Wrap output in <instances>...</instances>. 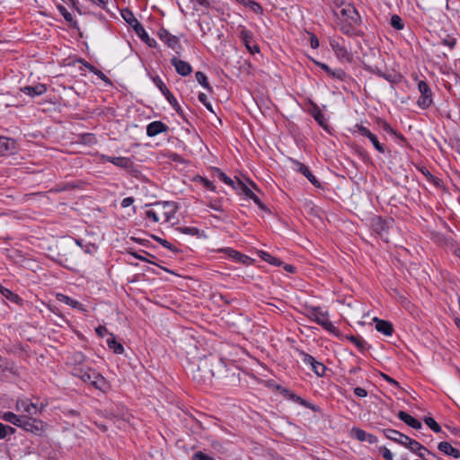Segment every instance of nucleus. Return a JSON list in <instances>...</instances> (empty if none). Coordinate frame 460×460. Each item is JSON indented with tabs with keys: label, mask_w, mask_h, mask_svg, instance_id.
I'll return each mask as SVG.
<instances>
[{
	"label": "nucleus",
	"mask_w": 460,
	"mask_h": 460,
	"mask_svg": "<svg viewBox=\"0 0 460 460\" xmlns=\"http://www.w3.org/2000/svg\"><path fill=\"white\" fill-rule=\"evenodd\" d=\"M336 23L340 31L349 37H362L364 35L360 26L361 16L357 8L351 4L343 3L339 13H334Z\"/></svg>",
	"instance_id": "nucleus-1"
},
{
	"label": "nucleus",
	"mask_w": 460,
	"mask_h": 460,
	"mask_svg": "<svg viewBox=\"0 0 460 460\" xmlns=\"http://www.w3.org/2000/svg\"><path fill=\"white\" fill-rule=\"evenodd\" d=\"M0 418L6 422L22 429L26 432L35 435H40L43 432V421L34 416L17 415L12 411H5L0 415Z\"/></svg>",
	"instance_id": "nucleus-2"
},
{
	"label": "nucleus",
	"mask_w": 460,
	"mask_h": 460,
	"mask_svg": "<svg viewBox=\"0 0 460 460\" xmlns=\"http://www.w3.org/2000/svg\"><path fill=\"white\" fill-rule=\"evenodd\" d=\"M71 373L74 376L80 378L83 382L91 384L94 388L104 390L107 386L105 378L95 369L78 364L75 365Z\"/></svg>",
	"instance_id": "nucleus-3"
},
{
	"label": "nucleus",
	"mask_w": 460,
	"mask_h": 460,
	"mask_svg": "<svg viewBox=\"0 0 460 460\" xmlns=\"http://www.w3.org/2000/svg\"><path fill=\"white\" fill-rule=\"evenodd\" d=\"M307 317L322 326L325 331L334 335L338 334V329L329 320L327 312L322 311L319 307H312L308 309Z\"/></svg>",
	"instance_id": "nucleus-4"
},
{
	"label": "nucleus",
	"mask_w": 460,
	"mask_h": 460,
	"mask_svg": "<svg viewBox=\"0 0 460 460\" xmlns=\"http://www.w3.org/2000/svg\"><path fill=\"white\" fill-rule=\"evenodd\" d=\"M329 44L340 62H352V53L346 47L345 40L342 37L337 36L330 38Z\"/></svg>",
	"instance_id": "nucleus-5"
},
{
	"label": "nucleus",
	"mask_w": 460,
	"mask_h": 460,
	"mask_svg": "<svg viewBox=\"0 0 460 460\" xmlns=\"http://www.w3.org/2000/svg\"><path fill=\"white\" fill-rule=\"evenodd\" d=\"M418 90L420 93L417 105L422 109L427 110L433 104V93L426 81L420 80L418 82Z\"/></svg>",
	"instance_id": "nucleus-6"
},
{
	"label": "nucleus",
	"mask_w": 460,
	"mask_h": 460,
	"mask_svg": "<svg viewBox=\"0 0 460 460\" xmlns=\"http://www.w3.org/2000/svg\"><path fill=\"white\" fill-rule=\"evenodd\" d=\"M152 81L155 84V86L160 90V92L164 94V96L166 98L168 102L172 105V107L174 109V111L179 115H183L182 109L181 108L180 104L178 103L176 98L174 95L169 91L164 81L161 79L160 76L156 75L152 77Z\"/></svg>",
	"instance_id": "nucleus-7"
},
{
	"label": "nucleus",
	"mask_w": 460,
	"mask_h": 460,
	"mask_svg": "<svg viewBox=\"0 0 460 460\" xmlns=\"http://www.w3.org/2000/svg\"><path fill=\"white\" fill-rule=\"evenodd\" d=\"M19 415L36 416L40 412L39 406L29 399H18L15 403Z\"/></svg>",
	"instance_id": "nucleus-8"
},
{
	"label": "nucleus",
	"mask_w": 460,
	"mask_h": 460,
	"mask_svg": "<svg viewBox=\"0 0 460 460\" xmlns=\"http://www.w3.org/2000/svg\"><path fill=\"white\" fill-rule=\"evenodd\" d=\"M300 355L302 357V361L306 366H309L311 367V370L317 376H324L325 372L327 370V367L325 365L320 361H317L313 356L309 355L308 353H305L304 351L300 352Z\"/></svg>",
	"instance_id": "nucleus-9"
},
{
	"label": "nucleus",
	"mask_w": 460,
	"mask_h": 460,
	"mask_svg": "<svg viewBox=\"0 0 460 460\" xmlns=\"http://www.w3.org/2000/svg\"><path fill=\"white\" fill-rule=\"evenodd\" d=\"M354 128L355 129L353 132H358L360 136L367 137L376 151H378L381 154H385V146L379 142L377 137L374 133H372L367 128L361 124H356L354 126Z\"/></svg>",
	"instance_id": "nucleus-10"
},
{
	"label": "nucleus",
	"mask_w": 460,
	"mask_h": 460,
	"mask_svg": "<svg viewBox=\"0 0 460 460\" xmlns=\"http://www.w3.org/2000/svg\"><path fill=\"white\" fill-rule=\"evenodd\" d=\"M159 39L165 43L170 49L176 53H180L181 50V45L180 44L179 38L170 33V31L164 28H161L158 31Z\"/></svg>",
	"instance_id": "nucleus-11"
},
{
	"label": "nucleus",
	"mask_w": 460,
	"mask_h": 460,
	"mask_svg": "<svg viewBox=\"0 0 460 460\" xmlns=\"http://www.w3.org/2000/svg\"><path fill=\"white\" fill-rule=\"evenodd\" d=\"M150 206L162 208V217L164 218V222H169L176 212V206L174 202L171 201H157L155 203L146 204V207Z\"/></svg>",
	"instance_id": "nucleus-12"
},
{
	"label": "nucleus",
	"mask_w": 460,
	"mask_h": 460,
	"mask_svg": "<svg viewBox=\"0 0 460 460\" xmlns=\"http://www.w3.org/2000/svg\"><path fill=\"white\" fill-rule=\"evenodd\" d=\"M383 433L386 438L393 440L398 444L403 445L404 447L407 446L409 440L411 439V438H409L408 436L393 429H385L383 430Z\"/></svg>",
	"instance_id": "nucleus-13"
},
{
	"label": "nucleus",
	"mask_w": 460,
	"mask_h": 460,
	"mask_svg": "<svg viewBox=\"0 0 460 460\" xmlns=\"http://www.w3.org/2000/svg\"><path fill=\"white\" fill-rule=\"evenodd\" d=\"M217 252H224L228 258L232 259L233 261L241 262L243 264H246L248 261L251 260L247 255H244L230 247L220 248Z\"/></svg>",
	"instance_id": "nucleus-14"
},
{
	"label": "nucleus",
	"mask_w": 460,
	"mask_h": 460,
	"mask_svg": "<svg viewBox=\"0 0 460 460\" xmlns=\"http://www.w3.org/2000/svg\"><path fill=\"white\" fill-rule=\"evenodd\" d=\"M351 436L360 442L376 444L378 441L377 438L375 435L367 433L364 429L359 428H353L351 429Z\"/></svg>",
	"instance_id": "nucleus-15"
},
{
	"label": "nucleus",
	"mask_w": 460,
	"mask_h": 460,
	"mask_svg": "<svg viewBox=\"0 0 460 460\" xmlns=\"http://www.w3.org/2000/svg\"><path fill=\"white\" fill-rule=\"evenodd\" d=\"M168 129H169V127L165 123H164L160 120H155V121L149 123L146 126V135L149 137H154L161 133L167 132Z\"/></svg>",
	"instance_id": "nucleus-16"
},
{
	"label": "nucleus",
	"mask_w": 460,
	"mask_h": 460,
	"mask_svg": "<svg viewBox=\"0 0 460 460\" xmlns=\"http://www.w3.org/2000/svg\"><path fill=\"white\" fill-rule=\"evenodd\" d=\"M171 64L174 66L176 72L181 76H187L192 72V67L190 63L173 57L171 59Z\"/></svg>",
	"instance_id": "nucleus-17"
},
{
	"label": "nucleus",
	"mask_w": 460,
	"mask_h": 460,
	"mask_svg": "<svg viewBox=\"0 0 460 460\" xmlns=\"http://www.w3.org/2000/svg\"><path fill=\"white\" fill-rule=\"evenodd\" d=\"M406 447L409 448L411 452H414L419 457L422 459L425 458L426 454L434 456L433 453H431L424 446L412 438L409 440Z\"/></svg>",
	"instance_id": "nucleus-18"
},
{
	"label": "nucleus",
	"mask_w": 460,
	"mask_h": 460,
	"mask_svg": "<svg viewBox=\"0 0 460 460\" xmlns=\"http://www.w3.org/2000/svg\"><path fill=\"white\" fill-rule=\"evenodd\" d=\"M47 91V86L44 84H37L35 85H28L21 88V92L32 98L40 96Z\"/></svg>",
	"instance_id": "nucleus-19"
},
{
	"label": "nucleus",
	"mask_w": 460,
	"mask_h": 460,
	"mask_svg": "<svg viewBox=\"0 0 460 460\" xmlns=\"http://www.w3.org/2000/svg\"><path fill=\"white\" fill-rule=\"evenodd\" d=\"M121 16L125 22L132 27L135 33L137 31L143 27V25L138 22V20L135 17L134 13L129 9H123L121 11Z\"/></svg>",
	"instance_id": "nucleus-20"
},
{
	"label": "nucleus",
	"mask_w": 460,
	"mask_h": 460,
	"mask_svg": "<svg viewBox=\"0 0 460 460\" xmlns=\"http://www.w3.org/2000/svg\"><path fill=\"white\" fill-rule=\"evenodd\" d=\"M376 323V329L377 332L383 333L385 336H391L394 332V326L389 321L374 318Z\"/></svg>",
	"instance_id": "nucleus-21"
},
{
	"label": "nucleus",
	"mask_w": 460,
	"mask_h": 460,
	"mask_svg": "<svg viewBox=\"0 0 460 460\" xmlns=\"http://www.w3.org/2000/svg\"><path fill=\"white\" fill-rule=\"evenodd\" d=\"M296 166V170L301 172L303 175L306 177V179L315 187L319 188L321 186L320 181L311 172L309 168L300 162L295 163Z\"/></svg>",
	"instance_id": "nucleus-22"
},
{
	"label": "nucleus",
	"mask_w": 460,
	"mask_h": 460,
	"mask_svg": "<svg viewBox=\"0 0 460 460\" xmlns=\"http://www.w3.org/2000/svg\"><path fill=\"white\" fill-rule=\"evenodd\" d=\"M398 418L406 423L408 426L411 427L415 429H420L421 428V422L417 419L413 418L411 415L407 413L406 411H400L398 412Z\"/></svg>",
	"instance_id": "nucleus-23"
},
{
	"label": "nucleus",
	"mask_w": 460,
	"mask_h": 460,
	"mask_svg": "<svg viewBox=\"0 0 460 460\" xmlns=\"http://www.w3.org/2000/svg\"><path fill=\"white\" fill-rule=\"evenodd\" d=\"M438 448L440 452L447 456H452L454 458L460 457V450L452 447V445L447 441L440 442L438 446Z\"/></svg>",
	"instance_id": "nucleus-24"
},
{
	"label": "nucleus",
	"mask_w": 460,
	"mask_h": 460,
	"mask_svg": "<svg viewBox=\"0 0 460 460\" xmlns=\"http://www.w3.org/2000/svg\"><path fill=\"white\" fill-rule=\"evenodd\" d=\"M371 228L379 235H383L388 229L385 221L378 216L371 219Z\"/></svg>",
	"instance_id": "nucleus-25"
},
{
	"label": "nucleus",
	"mask_w": 460,
	"mask_h": 460,
	"mask_svg": "<svg viewBox=\"0 0 460 460\" xmlns=\"http://www.w3.org/2000/svg\"><path fill=\"white\" fill-rule=\"evenodd\" d=\"M0 294L5 297L7 300L15 303L17 305L22 303V298L15 293H13L12 290H10L7 288H4L0 284Z\"/></svg>",
	"instance_id": "nucleus-26"
},
{
	"label": "nucleus",
	"mask_w": 460,
	"mask_h": 460,
	"mask_svg": "<svg viewBox=\"0 0 460 460\" xmlns=\"http://www.w3.org/2000/svg\"><path fill=\"white\" fill-rule=\"evenodd\" d=\"M237 31L239 39L242 40L245 47L252 43V33L250 31H248L244 26H238Z\"/></svg>",
	"instance_id": "nucleus-27"
},
{
	"label": "nucleus",
	"mask_w": 460,
	"mask_h": 460,
	"mask_svg": "<svg viewBox=\"0 0 460 460\" xmlns=\"http://www.w3.org/2000/svg\"><path fill=\"white\" fill-rule=\"evenodd\" d=\"M111 164L115 166L122 169H130L133 166V163L129 157L117 156L112 158Z\"/></svg>",
	"instance_id": "nucleus-28"
},
{
	"label": "nucleus",
	"mask_w": 460,
	"mask_h": 460,
	"mask_svg": "<svg viewBox=\"0 0 460 460\" xmlns=\"http://www.w3.org/2000/svg\"><path fill=\"white\" fill-rule=\"evenodd\" d=\"M107 345L116 354H122L124 352V347L116 341V337L112 333H110V338L107 339Z\"/></svg>",
	"instance_id": "nucleus-29"
},
{
	"label": "nucleus",
	"mask_w": 460,
	"mask_h": 460,
	"mask_svg": "<svg viewBox=\"0 0 460 460\" xmlns=\"http://www.w3.org/2000/svg\"><path fill=\"white\" fill-rule=\"evenodd\" d=\"M57 298L58 301L65 303L66 305H70L73 308H76L79 310H84L83 305L72 297L63 295V294H58Z\"/></svg>",
	"instance_id": "nucleus-30"
},
{
	"label": "nucleus",
	"mask_w": 460,
	"mask_h": 460,
	"mask_svg": "<svg viewBox=\"0 0 460 460\" xmlns=\"http://www.w3.org/2000/svg\"><path fill=\"white\" fill-rule=\"evenodd\" d=\"M284 392L288 395V398L292 400L293 402L305 406L306 408H309L311 410L315 411V406L308 402L307 401L304 400L300 396L296 395L294 393L289 392L288 390L285 389Z\"/></svg>",
	"instance_id": "nucleus-31"
},
{
	"label": "nucleus",
	"mask_w": 460,
	"mask_h": 460,
	"mask_svg": "<svg viewBox=\"0 0 460 460\" xmlns=\"http://www.w3.org/2000/svg\"><path fill=\"white\" fill-rule=\"evenodd\" d=\"M311 115L314 119V120L323 128L326 127V119L323 113L320 111L319 107L316 104H314V107L311 111Z\"/></svg>",
	"instance_id": "nucleus-32"
},
{
	"label": "nucleus",
	"mask_w": 460,
	"mask_h": 460,
	"mask_svg": "<svg viewBox=\"0 0 460 460\" xmlns=\"http://www.w3.org/2000/svg\"><path fill=\"white\" fill-rule=\"evenodd\" d=\"M136 34L140 38V40L147 44L150 48H155L157 43L155 39L149 37L148 33L146 31L145 28L142 27L140 30L137 31Z\"/></svg>",
	"instance_id": "nucleus-33"
},
{
	"label": "nucleus",
	"mask_w": 460,
	"mask_h": 460,
	"mask_svg": "<svg viewBox=\"0 0 460 460\" xmlns=\"http://www.w3.org/2000/svg\"><path fill=\"white\" fill-rule=\"evenodd\" d=\"M258 255L259 257L263 260L264 261L271 264V265H275V266H279L281 261L279 259L272 256L270 253H269L268 252H265V251H259L258 252Z\"/></svg>",
	"instance_id": "nucleus-34"
},
{
	"label": "nucleus",
	"mask_w": 460,
	"mask_h": 460,
	"mask_svg": "<svg viewBox=\"0 0 460 460\" xmlns=\"http://www.w3.org/2000/svg\"><path fill=\"white\" fill-rule=\"evenodd\" d=\"M234 190H236L248 199H250L254 194L253 191L239 179H236V188Z\"/></svg>",
	"instance_id": "nucleus-35"
},
{
	"label": "nucleus",
	"mask_w": 460,
	"mask_h": 460,
	"mask_svg": "<svg viewBox=\"0 0 460 460\" xmlns=\"http://www.w3.org/2000/svg\"><path fill=\"white\" fill-rule=\"evenodd\" d=\"M346 339L354 344L360 351H363L367 347L366 341L359 336L349 335L346 336Z\"/></svg>",
	"instance_id": "nucleus-36"
},
{
	"label": "nucleus",
	"mask_w": 460,
	"mask_h": 460,
	"mask_svg": "<svg viewBox=\"0 0 460 460\" xmlns=\"http://www.w3.org/2000/svg\"><path fill=\"white\" fill-rule=\"evenodd\" d=\"M216 173L217 178L226 183V185L232 187L233 189L236 188V181L231 179L229 176H227L225 172H223L220 169H216Z\"/></svg>",
	"instance_id": "nucleus-37"
},
{
	"label": "nucleus",
	"mask_w": 460,
	"mask_h": 460,
	"mask_svg": "<svg viewBox=\"0 0 460 460\" xmlns=\"http://www.w3.org/2000/svg\"><path fill=\"white\" fill-rule=\"evenodd\" d=\"M75 243L78 246H80L84 251V252L89 253V254H93L94 252H97V249H98V247L94 243H84V241L81 239H75Z\"/></svg>",
	"instance_id": "nucleus-38"
},
{
	"label": "nucleus",
	"mask_w": 460,
	"mask_h": 460,
	"mask_svg": "<svg viewBox=\"0 0 460 460\" xmlns=\"http://www.w3.org/2000/svg\"><path fill=\"white\" fill-rule=\"evenodd\" d=\"M195 77H196V80L198 81V83L200 85H202V87L207 89L208 92H212V87L210 86V84L208 81L207 75L203 72H201V71L196 72Z\"/></svg>",
	"instance_id": "nucleus-39"
},
{
	"label": "nucleus",
	"mask_w": 460,
	"mask_h": 460,
	"mask_svg": "<svg viewBox=\"0 0 460 460\" xmlns=\"http://www.w3.org/2000/svg\"><path fill=\"white\" fill-rule=\"evenodd\" d=\"M177 230L184 234H189L192 236L199 235V229L194 226H180L177 228Z\"/></svg>",
	"instance_id": "nucleus-40"
},
{
	"label": "nucleus",
	"mask_w": 460,
	"mask_h": 460,
	"mask_svg": "<svg viewBox=\"0 0 460 460\" xmlns=\"http://www.w3.org/2000/svg\"><path fill=\"white\" fill-rule=\"evenodd\" d=\"M390 24L394 29L397 31H401L404 28V23L402 18L397 14L392 15Z\"/></svg>",
	"instance_id": "nucleus-41"
},
{
	"label": "nucleus",
	"mask_w": 460,
	"mask_h": 460,
	"mask_svg": "<svg viewBox=\"0 0 460 460\" xmlns=\"http://www.w3.org/2000/svg\"><path fill=\"white\" fill-rule=\"evenodd\" d=\"M424 422L428 425L430 429H432L435 433H438L441 431V427L439 424L432 418V417H425Z\"/></svg>",
	"instance_id": "nucleus-42"
},
{
	"label": "nucleus",
	"mask_w": 460,
	"mask_h": 460,
	"mask_svg": "<svg viewBox=\"0 0 460 460\" xmlns=\"http://www.w3.org/2000/svg\"><path fill=\"white\" fill-rule=\"evenodd\" d=\"M329 76L338 79L340 81H345L347 78V74L343 69L336 68V69H332V72Z\"/></svg>",
	"instance_id": "nucleus-43"
},
{
	"label": "nucleus",
	"mask_w": 460,
	"mask_h": 460,
	"mask_svg": "<svg viewBox=\"0 0 460 460\" xmlns=\"http://www.w3.org/2000/svg\"><path fill=\"white\" fill-rule=\"evenodd\" d=\"M199 101L212 113H215L212 104L208 101V96L200 93L198 96Z\"/></svg>",
	"instance_id": "nucleus-44"
},
{
	"label": "nucleus",
	"mask_w": 460,
	"mask_h": 460,
	"mask_svg": "<svg viewBox=\"0 0 460 460\" xmlns=\"http://www.w3.org/2000/svg\"><path fill=\"white\" fill-rule=\"evenodd\" d=\"M383 78L392 84H398L401 82L402 75L400 74L385 73V76Z\"/></svg>",
	"instance_id": "nucleus-45"
},
{
	"label": "nucleus",
	"mask_w": 460,
	"mask_h": 460,
	"mask_svg": "<svg viewBox=\"0 0 460 460\" xmlns=\"http://www.w3.org/2000/svg\"><path fill=\"white\" fill-rule=\"evenodd\" d=\"M199 181L202 184V186L208 190H211V191H215L216 190V187L214 185V183L209 181L208 179L207 178H203V177H199Z\"/></svg>",
	"instance_id": "nucleus-46"
},
{
	"label": "nucleus",
	"mask_w": 460,
	"mask_h": 460,
	"mask_svg": "<svg viewBox=\"0 0 460 460\" xmlns=\"http://www.w3.org/2000/svg\"><path fill=\"white\" fill-rule=\"evenodd\" d=\"M146 218L150 219L154 223H158L160 221L159 213L155 210L149 209L146 211Z\"/></svg>",
	"instance_id": "nucleus-47"
},
{
	"label": "nucleus",
	"mask_w": 460,
	"mask_h": 460,
	"mask_svg": "<svg viewBox=\"0 0 460 460\" xmlns=\"http://www.w3.org/2000/svg\"><path fill=\"white\" fill-rule=\"evenodd\" d=\"M58 9L66 22H71L73 21V15L65 6L59 4L58 5Z\"/></svg>",
	"instance_id": "nucleus-48"
},
{
	"label": "nucleus",
	"mask_w": 460,
	"mask_h": 460,
	"mask_svg": "<svg viewBox=\"0 0 460 460\" xmlns=\"http://www.w3.org/2000/svg\"><path fill=\"white\" fill-rule=\"evenodd\" d=\"M420 171L427 178L429 181L433 183L438 182V179L435 177L426 167H421Z\"/></svg>",
	"instance_id": "nucleus-49"
},
{
	"label": "nucleus",
	"mask_w": 460,
	"mask_h": 460,
	"mask_svg": "<svg viewBox=\"0 0 460 460\" xmlns=\"http://www.w3.org/2000/svg\"><path fill=\"white\" fill-rule=\"evenodd\" d=\"M192 460H215V459L201 451H198L193 455Z\"/></svg>",
	"instance_id": "nucleus-50"
},
{
	"label": "nucleus",
	"mask_w": 460,
	"mask_h": 460,
	"mask_svg": "<svg viewBox=\"0 0 460 460\" xmlns=\"http://www.w3.org/2000/svg\"><path fill=\"white\" fill-rule=\"evenodd\" d=\"M95 72H93V74H94L95 75L98 76V78H100L102 81H103L104 83L108 84H111V79L104 74L102 73L101 70H99L98 68H96V70H94Z\"/></svg>",
	"instance_id": "nucleus-51"
},
{
	"label": "nucleus",
	"mask_w": 460,
	"mask_h": 460,
	"mask_svg": "<svg viewBox=\"0 0 460 460\" xmlns=\"http://www.w3.org/2000/svg\"><path fill=\"white\" fill-rule=\"evenodd\" d=\"M379 451L385 460H393L394 456L388 448H386L385 447H381L379 448Z\"/></svg>",
	"instance_id": "nucleus-52"
},
{
	"label": "nucleus",
	"mask_w": 460,
	"mask_h": 460,
	"mask_svg": "<svg viewBox=\"0 0 460 460\" xmlns=\"http://www.w3.org/2000/svg\"><path fill=\"white\" fill-rule=\"evenodd\" d=\"M95 332L101 338H103L106 334H110L108 329L102 325H99L98 327H96Z\"/></svg>",
	"instance_id": "nucleus-53"
},
{
	"label": "nucleus",
	"mask_w": 460,
	"mask_h": 460,
	"mask_svg": "<svg viewBox=\"0 0 460 460\" xmlns=\"http://www.w3.org/2000/svg\"><path fill=\"white\" fill-rule=\"evenodd\" d=\"M251 199L253 200V202L261 209V210H266L267 208L266 206L262 203V201L261 200V199L256 195V194H253L251 198Z\"/></svg>",
	"instance_id": "nucleus-54"
},
{
	"label": "nucleus",
	"mask_w": 460,
	"mask_h": 460,
	"mask_svg": "<svg viewBox=\"0 0 460 460\" xmlns=\"http://www.w3.org/2000/svg\"><path fill=\"white\" fill-rule=\"evenodd\" d=\"M367 71L376 75L378 77H381L383 78L385 76V72H383L380 68H378L377 66H375V67H371V66H368L367 68Z\"/></svg>",
	"instance_id": "nucleus-55"
},
{
	"label": "nucleus",
	"mask_w": 460,
	"mask_h": 460,
	"mask_svg": "<svg viewBox=\"0 0 460 460\" xmlns=\"http://www.w3.org/2000/svg\"><path fill=\"white\" fill-rule=\"evenodd\" d=\"M157 240H158V242L161 243V245L163 247H164L166 249H169L171 251H175L174 246L170 242H168L167 240L162 239V238H158Z\"/></svg>",
	"instance_id": "nucleus-56"
},
{
	"label": "nucleus",
	"mask_w": 460,
	"mask_h": 460,
	"mask_svg": "<svg viewBox=\"0 0 460 460\" xmlns=\"http://www.w3.org/2000/svg\"><path fill=\"white\" fill-rule=\"evenodd\" d=\"M135 201V199L133 197H127L122 199L120 205L122 208H128L131 206Z\"/></svg>",
	"instance_id": "nucleus-57"
},
{
	"label": "nucleus",
	"mask_w": 460,
	"mask_h": 460,
	"mask_svg": "<svg viewBox=\"0 0 460 460\" xmlns=\"http://www.w3.org/2000/svg\"><path fill=\"white\" fill-rule=\"evenodd\" d=\"M354 394L358 397H366L367 395V390L362 387H356L354 389Z\"/></svg>",
	"instance_id": "nucleus-58"
},
{
	"label": "nucleus",
	"mask_w": 460,
	"mask_h": 460,
	"mask_svg": "<svg viewBox=\"0 0 460 460\" xmlns=\"http://www.w3.org/2000/svg\"><path fill=\"white\" fill-rule=\"evenodd\" d=\"M382 128L390 135L395 134V129H394L386 121L382 122Z\"/></svg>",
	"instance_id": "nucleus-59"
},
{
	"label": "nucleus",
	"mask_w": 460,
	"mask_h": 460,
	"mask_svg": "<svg viewBox=\"0 0 460 460\" xmlns=\"http://www.w3.org/2000/svg\"><path fill=\"white\" fill-rule=\"evenodd\" d=\"M316 66H319L321 69H323L328 75H330L332 72V68L325 63L322 62H315Z\"/></svg>",
	"instance_id": "nucleus-60"
},
{
	"label": "nucleus",
	"mask_w": 460,
	"mask_h": 460,
	"mask_svg": "<svg viewBox=\"0 0 460 460\" xmlns=\"http://www.w3.org/2000/svg\"><path fill=\"white\" fill-rule=\"evenodd\" d=\"M443 44L449 47L451 49L455 48L456 40L455 38H448L443 40Z\"/></svg>",
	"instance_id": "nucleus-61"
},
{
	"label": "nucleus",
	"mask_w": 460,
	"mask_h": 460,
	"mask_svg": "<svg viewBox=\"0 0 460 460\" xmlns=\"http://www.w3.org/2000/svg\"><path fill=\"white\" fill-rule=\"evenodd\" d=\"M245 48L251 54H255V53L260 52V48L257 44L252 45V43H251L250 45H247Z\"/></svg>",
	"instance_id": "nucleus-62"
},
{
	"label": "nucleus",
	"mask_w": 460,
	"mask_h": 460,
	"mask_svg": "<svg viewBox=\"0 0 460 460\" xmlns=\"http://www.w3.org/2000/svg\"><path fill=\"white\" fill-rule=\"evenodd\" d=\"M97 157L99 158V160L101 162H109V163H111V160L113 158V156H109V155H106L103 154H97Z\"/></svg>",
	"instance_id": "nucleus-63"
},
{
	"label": "nucleus",
	"mask_w": 460,
	"mask_h": 460,
	"mask_svg": "<svg viewBox=\"0 0 460 460\" xmlns=\"http://www.w3.org/2000/svg\"><path fill=\"white\" fill-rule=\"evenodd\" d=\"M310 45L312 49H317L319 47V40L316 36L312 35L310 39Z\"/></svg>",
	"instance_id": "nucleus-64"
}]
</instances>
